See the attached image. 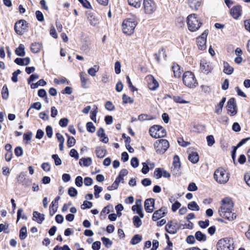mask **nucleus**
I'll return each instance as SVG.
<instances>
[{"instance_id":"obj_10","label":"nucleus","mask_w":250,"mask_h":250,"mask_svg":"<svg viewBox=\"0 0 250 250\" xmlns=\"http://www.w3.org/2000/svg\"><path fill=\"white\" fill-rule=\"evenodd\" d=\"M208 33V30H205L200 36L197 38L196 42L198 48L201 50H204L207 48L206 42Z\"/></svg>"},{"instance_id":"obj_21","label":"nucleus","mask_w":250,"mask_h":250,"mask_svg":"<svg viewBox=\"0 0 250 250\" xmlns=\"http://www.w3.org/2000/svg\"><path fill=\"white\" fill-rule=\"evenodd\" d=\"M154 175L157 179H159L162 177L169 178L170 174L163 168H157L154 171Z\"/></svg>"},{"instance_id":"obj_42","label":"nucleus","mask_w":250,"mask_h":250,"mask_svg":"<svg viewBox=\"0 0 250 250\" xmlns=\"http://www.w3.org/2000/svg\"><path fill=\"white\" fill-rule=\"evenodd\" d=\"M58 208V204L51 203L49 206V214L53 216L57 212Z\"/></svg>"},{"instance_id":"obj_57","label":"nucleus","mask_w":250,"mask_h":250,"mask_svg":"<svg viewBox=\"0 0 250 250\" xmlns=\"http://www.w3.org/2000/svg\"><path fill=\"white\" fill-rule=\"evenodd\" d=\"M52 158L55 161V164L56 166H59L62 164V160L59 158V156L57 154H53L52 156Z\"/></svg>"},{"instance_id":"obj_39","label":"nucleus","mask_w":250,"mask_h":250,"mask_svg":"<svg viewBox=\"0 0 250 250\" xmlns=\"http://www.w3.org/2000/svg\"><path fill=\"white\" fill-rule=\"evenodd\" d=\"M121 177H117L114 182L112 184V185L110 186L107 187V189L108 190H112L116 189L119 185V183L121 182Z\"/></svg>"},{"instance_id":"obj_17","label":"nucleus","mask_w":250,"mask_h":250,"mask_svg":"<svg viewBox=\"0 0 250 250\" xmlns=\"http://www.w3.org/2000/svg\"><path fill=\"white\" fill-rule=\"evenodd\" d=\"M166 213V209L164 208H161L160 209L155 211L153 213L152 219L153 221H156L161 218L164 217Z\"/></svg>"},{"instance_id":"obj_38","label":"nucleus","mask_w":250,"mask_h":250,"mask_svg":"<svg viewBox=\"0 0 250 250\" xmlns=\"http://www.w3.org/2000/svg\"><path fill=\"white\" fill-rule=\"evenodd\" d=\"M188 208L189 209L192 211H199L200 207L198 205L195 201H191L188 205Z\"/></svg>"},{"instance_id":"obj_8","label":"nucleus","mask_w":250,"mask_h":250,"mask_svg":"<svg viewBox=\"0 0 250 250\" xmlns=\"http://www.w3.org/2000/svg\"><path fill=\"white\" fill-rule=\"evenodd\" d=\"M150 135L154 138L164 137L166 135V130L161 126L154 125L149 130Z\"/></svg>"},{"instance_id":"obj_64","label":"nucleus","mask_w":250,"mask_h":250,"mask_svg":"<svg viewBox=\"0 0 250 250\" xmlns=\"http://www.w3.org/2000/svg\"><path fill=\"white\" fill-rule=\"evenodd\" d=\"M188 190L190 191H194L197 190V187L194 183H190L188 187Z\"/></svg>"},{"instance_id":"obj_27","label":"nucleus","mask_w":250,"mask_h":250,"mask_svg":"<svg viewBox=\"0 0 250 250\" xmlns=\"http://www.w3.org/2000/svg\"><path fill=\"white\" fill-rule=\"evenodd\" d=\"M82 86L84 88H88L87 86V81L88 79L86 77L85 74L83 72H81L79 74Z\"/></svg>"},{"instance_id":"obj_16","label":"nucleus","mask_w":250,"mask_h":250,"mask_svg":"<svg viewBox=\"0 0 250 250\" xmlns=\"http://www.w3.org/2000/svg\"><path fill=\"white\" fill-rule=\"evenodd\" d=\"M155 200L152 198L146 200L144 203L145 209L148 213H151L154 209Z\"/></svg>"},{"instance_id":"obj_61","label":"nucleus","mask_w":250,"mask_h":250,"mask_svg":"<svg viewBox=\"0 0 250 250\" xmlns=\"http://www.w3.org/2000/svg\"><path fill=\"white\" fill-rule=\"evenodd\" d=\"M95 196L96 198L99 197V193L102 191V188L97 185L94 186Z\"/></svg>"},{"instance_id":"obj_4","label":"nucleus","mask_w":250,"mask_h":250,"mask_svg":"<svg viewBox=\"0 0 250 250\" xmlns=\"http://www.w3.org/2000/svg\"><path fill=\"white\" fill-rule=\"evenodd\" d=\"M216 249L217 250H234L233 239L229 237L219 239L216 244Z\"/></svg>"},{"instance_id":"obj_13","label":"nucleus","mask_w":250,"mask_h":250,"mask_svg":"<svg viewBox=\"0 0 250 250\" xmlns=\"http://www.w3.org/2000/svg\"><path fill=\"white\" fill-rule=\"evenodd\" d=\"M146 79L150 90H155L159 86V83L152 75H147Z\"/></svg>"},{"instance_id":"obj_6","label":"nucleus","mask_w":250,"mask_h":250,"mask_svg":"<svg viewBox=\"0 0 250 250\" xmlns=\"http://www.w3.org/2000/svg\"><path fill=\"white\" fill-rule=\"evenodd\" d=\"M183 81L184 84L189 88H194L198 85L194 74L190 71L185 72L183 76Z\"/></svg>"},{"instance_id":"obj_47","label":"nucleus","mask_w":250,"mask_h":250,"mask_svg":"<svg viewBox=\"0 0 250 250\" xmlns=\"http://www.w3.org/2000/svg\"><path fill=\"white\" fill-rule=\"evenodd\" d=\"M101 240L103 244L106 248H110L112 245V242L109 238L103 237L101 238Z\"/></svg>"},{"instance_id":"obj_63","label":"nucleus","mask_w":250,"mask_h":250,"mask_svg":"<svg viewBox=\"0 0 250 250\" xmlns=\"http://www.w3.org/2000/svg\"><path fill=\"white\" fill-rule=\"evenodd\" d=\"M69 155L71 157H74L77 160L79 159V154L77 151L75 149H72L70 150L69 152Z\"/></svg>"},{"instance_id":"obj_60","label":"nucleus","mask_w":250,"mask_h":250,"mask_svg":"<svg viewBox=\"0 0 250 250\" xmlns=\"http://www.w3.org/2000/svg\"><path fill=\"white\" fill-rule=\"evenodd\" d=\"M36 17L37 20L40 21H44L43 15L40 11H37L35 13Z\"/></svg>"},{"instance_id":"obj_32","label":"nucleus","mask_w":250,"mask_h":250,"mask_svg":"<svg viewBox=\"0 0 250 250\" xmlns=\"http://www.w3.org/2000/svg\"><path fill=\"white\" fill-rule=\"evenodd\" d=\"M42 45L39 42H35L31 45V50L34 53H37L40 51Z\"/></svg>"},{"instance_id":"obj_12","label":"nucleus","mask_w":250,"mask_h":250,"mask_svg":"<svg viewBox=\"0 0 250 250\" xmlns=\"http://www.w3.org/2000/svg\"><path fill=\"white\" fill-rule=\"evenodd\" d=\"M27 24L25 21L20 20L15 23V32L19 35H22L27 28Z\"/></svg>"},{"instance_id":"obj_49","label":"nucleus","mask_w":250,"mask_h":250,"mask_svg":"<svg viewBox=\"0 0 250 250\" xmlns=\"http://www.w3.org/2000/svg\"><path fill=\"white\" fill-rule=\"evenodd\" d=\"M209 225V221L206 219L205 221H199L198 222V225L202 229L207 228Z\"/></svg>"},{"instance_id":"obj_5","label":"nucleus","mask_w":250,"mask_h":250,"mask_svg":"<svg viewBox=\"0 0 250 250\" xmlns=\"http://www.w3.org/2000/svg\"><path fill=\"white\" fill-rule=\"evenodd\" d=\"M214 180L220 184H225L227 183L229 178V174L228 171L223 168L220 167L214 172L213 175Z\"/></svg>"},{"instance_id":"obj_50","label":"nucleus","mask_w":250,"mask_h":250,"mask_svg":"<svg viewBox=\"0 0 250 250\" xmlns=\"http://www.w3.org/2000/svg\"><path fill=\"white\" fill-rule=\"evenodd\" d=\"M86 129L87 131L93 133L95 131V127L91 122H88L86 124Z\"/></svg>"},{"instance_id":"obj_52","label":"nucleus","mask_w":250,"mask_h":250,"mask_svg":"<svg viewBox=\"0 0 250 250\" xmlns=\"http://www.w3.org/2000/svg\"><path fill=\"white\" fill-rule=\"evenodd\" d=\"M208 145L209 146H212L215 143V140L213 135H210L207 137Z\"/></svg>"},{"instance_id":"obj_11","label":"nucleus","mask_w":250,"mask_h":250,"mask_svg":"<svg viewBox=\"0 0 250 250\" xmlns=\"http://www.w3.org/2000/svg\"><path fill=\"white\" fill-rule=\"evenodd\" d=\"M200 66L201 71L206 74L211 73L213 68L212 63L206 59L201 60Z\"/></svg>"},{"instance_id":"obj_24","label":"nucleus","mask_w":250,"mask_h":250,"mask_svg":"<svg viewBox=\"0 0 250 250\" xmlns=\"http://www.w3.org/2000/svg\"><path fill=\"white\" fill-rule=\"evenodd\" d=\"M97 134L100 138V141L104 143H107L108 142V138L106 136L104 130L101 128L97 131Z\"/></svg>"},{"instance_id":"obj_46","label":"nucleus","mask_w":250,"mask_h":250,"mask_svg":"<svg viewBox=\"0 0 250 250\" xmlns=\"http://www.w3.org/2000/svg\"><path fill=\"white\" fill-rule=\"evenodd\" d=\"M140 217L134 216L133 218V222L136 228H139L142 225V221Z\"/></svg>"},{"instance_id":"obj_2","label":"nucleus","mask_w":250,"mask_h":250,"mask_svg":"<svg viewBox=\"0 0 250 250\" xmlns=\"http://www.w3.org/2000/svg\"><path fill=\"white\" fill-rule=\"evenodd\" d=\"M137 24V19L136 16L133 15L131 17L125 19L122 23L123 33L127 35H132Z\"/></svg>"},{"instance_id":"obj_34","label":"nucleus","mask_w":250,"mask_h":250,"mask_svg":"<svg viewBox=\"0 0 250 250\" xmlns=\"http://www.w3.org/2000/svg\"><path fill=\"white\" fill-rule=\"evenodd\" d=\"M92 164V159L90 158H82L80 160L79 164L81 166L88 167Z\"/></svg>"},{"instance_id":"obj_18","label":"nucleus","mask_w":250,"mask_h":250,"mask_svg":"<svg viewBox=\"0 0 250 250\" xmlns=\"http://www.w3.org/2000/svg\"><path fill=\"white\" fill-rule=\"evenodd\" d=\"M242 13V7L240 5H236L233 7L230 10L231 16L235 19H238Z\"/></svg>"},{"instance_id":"obj_41","label":"nucleus","mask_w":250,"mask_h":250,"mask_svg":"<svg viewBox=\"0 0 250 250\" xmlns=\"http://www.w3.org/2000/svg\"><path fill=\"white\" fill-rule=\"evenodd\" d=\"M173 166L174 169H178L181 167V162L180 158L177 155H175L173 157Z\"/></svg>"},{"instance_id":"obj_22","label":"nucleus","mask_w":250,"mask_h":250,"mask_svg":"<svg viewBox=\"0 0 250 250\" xmlns=\"http://www.w3.org/2000/svg\"><path fill=\"white\" fill-rule=\"evenodd\" d=\"M33 220L39 224H42L44 220V215L38 211H35L33 213Z\"/></svg>"},{"instance_id":"obj_37","label":"nucleus","mask_w":250,"mask_h":250,"mask_svg":"<svg viewBox=\"0 0 250 250\" xmlns=\"http://www.w3.org/2000/svg\"><path fill=\"white\" fill-rule=\"evenodd\" d=\"M188 160L192 163L196 164L199 161V156L196 152H192L188 156Z\"/></svg>"},{"instance_id":"obj_43","label":"nucleus","mask_w":250,"mask_h":250,"mask_svg":"<svg viewBox=\"0 0 250 250\" xmlns=\"http://www.w3.org/2000/svg\"><path fill=\"white\" fill-rule=\"evenodd\" d=\"M173 101L176 103H179V104H188L189 103V102L188 101L185 100L183 97L176 96H174L172 98Z\"/></svg>"},{"instance_id":"obj_19","label":"nucleus","mask_w":250,"mask_h":250,"mask_svg":"<svg viewBox=\"0 0 250 250\" xmlns=\"http://www.w3.org/2000/svg\"><path fill=\"white\" fill-rule=\"evenodd\" d=\"M202 4V0H188V6L194 11H197Z\"/></svg>"},{"instance_id":"obj_44","label":"nucleus","mask_w":250,"mask_h":250,"mask_svg":"<svg viewBox=\"0 0 250 250\" xmlns=\"http://www.w3.org/2000/svg\"><path fill=\"white\" fill-rule=\"evenodd\" d=\"M27 229L25 227H23L21 228L20 231L19 237L21 240H24L27 237Z\"/></svg>"},{"instance_id":"obj_25","label":"nucleus","mask_w":250,"mask_h":250,"mask_svg":"<svg viewBox=\"0 0 250 250\" xmlns=\"http://www.w3.org/2000/svg\"><path fill=\"white\" fill-rule=\"evenodd\" d=\"M143 0H128V4L136 9H139L142 6Z\"/></svg>"},{"instance_id":"obj_31","label":"nucleus","mask_w":250,"mask_h":250,"mask_svg":"<svg viewBox=\"0 0 250 250\" xmlns=\"http://www.w3.org/2000/svg\"><path fill=\"white\" fill-rule=\"evenodd\" d=\"M155 119V117L146 114H142L139 115L138 119L141 122H144L146 121L152 120Z\"/></svg>"},{"instance_id":"obj_20","label":"nucleus","mask_w":250,"mask_h":250,"mask_svg":"<svg viewBox=\"0 0 250 250\" xmlns=\"http://www.w3.org/2000/svg\"><path fill=\"white\" fill-rule=\"evenodd\" d=\"M87 21L91 26H96L100 23L101 17L96 15H89L87 17Z\"/></svg>"},{"instance_id":"obj_35","label":"nucleus","mask_w":250,"mask_h":250,"mask_svg":"<svg viewBox=\"0 0 250 250\" xmlns=\"http://www.w3.org/2000/svg\"><path fill=\"white\" fill-rule=\"evenodd\" d=\"M106 149L103 147H99L96 149V156L99 158H103L106 154Z\"/></svg>"},{"instance_id":"obj_62","label":"nucleus","mask_w":250,"mask_h":250,"mask_svg":"<svg viewBox=\"0 0 250 250\" xmlns=\"http://www.w3.org/2000/svg\"><path fill=\"white\" fill-rule=\"evenodd\" d=\"M69 120L67 118H64L61 119L59 121V125L62 127H65L67 125Z\"/></svg>"},{"instance_id":"obj_7","label":"nucleus","mask_w":250,"mask_h":250,"mask_svg":"<svg viewBox=\"0 0 250 250\" xmlns=\"http://www.w3.org/2000/svg\"><path fill=\"white\" fill-rule=\"evenodd\" d=\"M154 148L157 154H164L169 147V142L166 139H160L154 142Z\"/></svg>"},{"instance_id":"obj_15","label":"nucleus","mask_w":250,"mask_h":250,"mask_svg":"<svg viewBox=\"0 0 250 250\" xmlns=\"http://www.w3.org/2000/svg\"><path fill=\"white\" fill-rule=\"evenodd\" d=\"M165 229L167 232L171 234H175L178 230V223L169 221L166 225Z\"/></svg>"},{"instance_id":"obj_59","label":"nucleus","mask_w":250,"mask_h":250,"mask_svg":"<svg viewBox=\"0 0 250 250\" xmlns=\"http://www.w3.org/2000/svg\"><path fill=\"white\" fill-rule=\"evenodd\" d=\"M121 64L120 62L117 61L115 63V72L116 74H118L121 73Z\"/></svg>"},{"instance_id":"obj_36","label":"nucleus","mask_w":250,"mask_h":250,"mask_svg":"<svg viewBox=\"0 0 250 250\" xmlns=\"http://www.w3.org/2000/svg\"><path fill=\"white\" fill-rule=\"evenodd\" d=\"M172 70L174 76L176 78H179L182 73L180 66L178 64H174L172 66Z\"/></svg>"},{"instance_id":"obj_45","label":"nucleus","mask_w":250,"mask_h":250,"mask_svg":"<svg viewBox=\"0 0 250 250\" xmlns=\"http://www.w3.org/2000/svg\"><path fill=\"white\" fill-rule=\"evenodd\" d=\"M66 135L68 137L67 146L68 147H71L75 145L76 140L73 137H70L67 134H66Z\"/></svg>"},{"instance_id":"obj_33","label":"nucleus","mask_w":250,"mask_h":250,"mask_svg":"<svg viewBox=\"0 0 250 250\" xmlns=\"http://www.w3.org/2000/svg\"><path fill=\"white\" fill-rule=\"evenodd\" d=\"M100 66L98 65H94L93 67L89 68L87 70L88 74L92 76L95 77L96 75V73L99 70Z\"/></svg>"},{"instance_id":"obj_55","label":"nucleus","mask_w":250,"mask_h":250,"mask_svg":"<svg viewBox=\"0 0 250 250\" xmlns=\"http://www.w3.org/2000/svg\"><path fill=\"white\" fill-rule=\"evenodd\" d=\"M92 207V203L90 202L85 201L81 205V208L85 209L86 208H90Z\"/></svg>"},{"instance_id":"obj_30","label":"nucleus","mask_w":250,"mask_h":250,"mask_svg":"<svg viewBox=\"0 0 250 250\" xmlns=\"http://www.w3.org/2000/svg\"><path fill=\"white\" fill-rule=\"evenodd\" d=\"M195 237L197 240L200 242H205L207 240V236L201 231H197L195 234Z\"/></svg>"},{"instance_id":"obj_29","label":"nucleus","mask_w":250,"mask_h":250,"mask_svg":"<svg viewBox=\"0 0 250 250\" xmlns=\"http://www.w3.org/2000/svg\"><path fill=\"white\" fill-rule=\"evenodd\" d=\"M223 67V71L226 74L230 75L233 72V68L227 62H224Z\"/></svg>"},{"instance_id":"obj_56","label":"nucleus","mask_w":250,"mask_h":250,"mask_svg":"<svg viewBox=\"0 0 250 250\" xmlns=\"http://www.w3.org/2000/svg\"><path fill=\"white\" fill-rule=\"evenodd\" d=\"M181 206V204L178 202H175L172 205L171 210L173 212H175L177 211V210Z\"/></svg>"},{"instance_id":"obj_51","label":"nucleus","mask_w":250,"mask_h":250,"mask_svg":"<svg viewBox=\"0 0 250 250\" xmlns=\"http://www.w3.org/2000/svg\"><path fill=\"white\" fill-rule=\"evenodd\" d=\"M54 82L55 83L57 84H59L61 83H67L68 84V82L65 78H61L60 79H55L54 80Z\"/></svg>"},{"instance_id":"obj_40","label":"nucleus","mask_w":250,"mask_h":250,"mask_svg":"<svg viewBox=\"0 0 250 250\" xmlns=\"http://www.w3.org/2000/svg\"><path fill=\"white\" fill-rule=\"evenodd\" d=\"M142 240V237L139 234L135 235L131 239L130 243L135 245L139 243Z\"/></svg>"},{"instance_id":"obj_53","label":"nucleus","mask_w":250,"mask_h":250,"mask_svg":"<svg viewBox=\"0 0 250 250\" xmlns=\"http://www.w3.org/2000/svg\"><path fill=\"white\" fill-rule=\"evenodd\" d=\"M105 107L109 111H113L115 109V106L113 103L110 101H107L105 103Z\"/></svg>"},{"instance_id":"obj_54","label":"nucleus","mask_w":250,"mask_h":250,"mask_svg":"<svg viewBox=\"0 0 250 250\" xmlns=\"http://www.w3.org/2000/svg\"><path fill=\"white\" fill-rule=\"evenodd\" d=\"M123 101L124 104H132L133 102V99L125 94L123 95Z\"/></svg>"},{"instance_id":"obj_3","label":"nucleus","mask_w":250,"mask_h":250,"mask_svg":"<svg viewBox=\"0 0 250 250\" xmlns=\"http://www.w3.org/2000/svg\"><path fill=\"white\" fill-rule=\"evenodd\" d=\"M186 21L188 29L191 32H196L202 25L200 17L194 13L189 15L187 18Z\"/></svg>"},{"instance_id":"obj_28","label":"nucleus","mask_w":250,"mask_h":250,"mask_svg":"<svg viewBox=\"0 0 250 250\" xmlns=\"http://www.w3.org/2000/svg\"><path fill=\"white\" fill-rule=\"evenodd\" d=\"M15 53L17 55L23 57L25 55V47L23 44H20L15 50Z\"/></svg>"},{"instance_id":"obj_48","label":"nucleus","mask_w":250,"mask_h":250,"mask_svg":"<svg viewBox=\"0 0 250 250\" xmlns=\"http://www.w3.org/2000/svg\"><path fill=\"white\" fill-rule=\"evenodd\" d=\"M2 97L3 99L6 100L9 96L8 88L6 85L3 86L1 90Z\"/></svg>"},{"instance_id":"obj_14","label":"nucleus","mask_w":250,"mask_h":250,"mask_svg":"<svg viewBox=\"0 0 250 250\" xmlns=\"http://www.w3.org/2000/svg\"><path fill=\"white\" fill-rule=\"evenodd\" d=\"M227 109L228 113L233 116L237 113V107L234 98H230L228 102L227 105Z\"/></svg>"},{"instance_id":"obj_58","label":"nucleus","mask_w":250,"mask_h":250,"mask_svg":"<svg viewBox=\"0 0 250 250\" xmlns=\"http://www.w3.org/2000/svg\"><path fill=\"white\" fill-rule=\"evenodd\" d=\"M68 192L71 197H75L77 195L78 192L76 188L71 187L68 189Z\"/></svg>"},{"instance_id":"obj_9","label":"nucleus","mask_w":250,"mask_h":250,"mask_svg":"<svg viewBox=\"0 0 250 250\" xmlns=\"http://www.w3.org/2000/svg\"><path fill=\"white\" fill-rule=\"evenodd\" d=\"M143 9L145 14L151 15L156 10V4L152 0H143Z\"/></svg>"},{"instance_id":"obj_26","label":"nucleus","mask_w":250,"mask_h":250,"mask_svg":"<svg viewBox=\"0 0 250 250\" xmlns=\"http://www.w3.org/2000/svg\"><path fill=\"white\" fill-rule=\"evenodd\" d=\"M226 99L224 97L221 101L216 105L215 109V113L220 114L222 111V108L226 102Z\"/></svg>"},{"instance_id":"obj_1","label":"nucleus","mask_w":250,"mask_h":250,"mask_svg":"<svg viewBox=\"0 0 250 250\" xmlns=\"http://www.w3.org/2000/svg\"><path fill=\"white\" fill-rule=\"evenodd\" d=\"M233 203L232 199L226 197L221 201V205L218 209L219 215L229 221H232L236 218V215L232 212Z\"/></svg>"},{"instance_id":"obj_23","label":"nucleus","mask_w":250,"mask_h":250,"mask_svg":"<svg viewBox=\"0 0 250 250\" xmlns=\"http://www.w3.org/2000/svg\"><path fill=\"white\" fill-rule=\"evenodd\" d=\"M15 62L18 65H27L29 64L30 62V59L28 57L25 58H16L15 61Z\"/></svg>"}]
</instances>
